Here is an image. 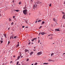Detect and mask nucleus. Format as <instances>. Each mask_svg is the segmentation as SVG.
Instances as JSON below:
<instances>
[{
	"instance_id": "58",
	"label": "nucleus",
	"mask_w": 65,
	"mask_h": 65,
	"mask_svg": "<svg viewBox=\"0 0 65 65\" xmlns=\"http://www.w3.org/2000/svg\"><path fill=\"white\" fill-rule=\"evenodd\" d=\"M40 44H41V43H40Z\"/></svg>"
},
{
	"instance_id": "29",
	"label": "nucleus",
	"mask_w": 65,
	"mask_h": 65,
	"mask_svg": "<svg viewBox=\"0 0 65 65\" xmlns=\"http://www.w3.org/2000/svg\"><path fill=\"white\" fill-rule=\"evenodd\" d=\"M20 59V57H18L17 58V60H19Z\"/></svg>"
},
{
	"instance_id": "1",
	"label": "nucleus",
	"mask_w": 65,
	"mask_h": 65,
	"mask_svg": "<svg viewBox=\"0 0 65 65\" xmlns=\"http://www.w3.org/2000/svg\"><path fill=\"white\" fill-rule=\"evenodd\" d=\"M23 12L25 15H26L27 14V10H24L23 11Z\"/></svg>"
},
{
	"instance_id": "35",
	"label": "nucleus",
	"mask_w": 65,
	"mask_h": 65,
	"mask_svg": "<svg viewBox=\"0 0 65 65\" xmlns=\"http://www.w3.org/2000/svg\"><path fill=\"white\" fill-rule=\"evenodd\" d=\"M51 35L53 36V35H48V36H51Z\"/></svg>"
},
{
	"instance_id": "28",
	"label": "nucleus",
	"mask_w": 65,
	"mask_h": 65,
	"mask_svg": "<svg viewBox=\"0 0 65 65\" xmlns=\"http://www.w3.org/2000/svg\"><path fill=\"white\" fill-rule=\"evenodd\" d=\"M39 42H40V40H39L38 41V43H39Z\"/></svg>"
},
{
	"instance_id": "44",
	"label": "nucleus",
	"mask_w": 65,
	"mask_h": 65,
	"mask_svg": "<svg viewBox=\"0 0 65 65\" xmlns=\"http://www.w3.org/2000/svg\"><path fill=\"white\" fill-rule=\"evenodd\" d=\"M10 27H9V28H8V30H9V29H10Z\"/></svg>"
},
{
	"instance_id": "52",
	"label": "nucleus",
	"mask_w": 65,
	"mask_h": 65,
	"mask_svg": "<svg viewBox=\"0 0 65 65\" xmlns=\"http://www.w3.org/2000/svg\"><path fill=\"white\" fill-rule=\"evenodd\" d=\"M0 17H1V15L0 14Z\"/></svg>"
},
{
	"instance_id": "31",
	"label": "nucleus",
	"mask_w": 65,
	"mask_h": 65,
	"mask_svg": "<svg viewBox=\"0 0 65 65\" xmlns=\"http://www.w3.org/2000/svg\"><path fill=\"white\" fill-rule=\"evenodd\" d=\"M20 56H21V55H22V54H21V53L20 52Z\"/></svg>"
},
{
	"instance_id": "19",
	"label": "nucleus",
	"mask_w": 65,
	"mask_h": 65,
	"mask_svg": "<svg viewBox=\"0 0 65 65\" xmlns=\"http://www.w3.org/2000/svg\"><path fill=\"white\" fill-rule=\"evenodd\" d=\"M19 62L18 61L17 62V65H18V64H19Z\"/></svg>"
},
{
	"instance_id": "12",
	"label": "nucleus",
	"mask_w": 65,
	"mask_h": 65,
	"mask_svg": "<svg viewBox=\"0 0 65 65\" xmlns=\"http://www.w3.org/2000/svg\"><path fill=\"white\" fill-rule=\"evenodd\" d=\"M43 64V65H46V64H48V63H44Z\"/></svg>"
},
{
	"instance_id": "37",
	"label": "nucleus",
	"mask_w": 65,
	"mask_h": 65,
	"mask_svg": "<svg viewBox=\"0 0 65 65\" xmlns=\"http://www.w3.org/2000/svg\"><path fill=\"white\" fill-rule=\"evenodd\" d=\"M11 19H9V21H11Z\"/></svg>"
},
{
	"instance_id": "27",
	"label": "nucleus",
	"mask_w": 65,
	"mask_h": 65,
	"mask_svg": "<svg viewBox=\"0 0 65 65\" xmlns=\"http://www.w3.org/2000/svg\"><path fill=\"white\" fill-rule=\"evenodd\" d=\"M19 4H21V2H19Z\"/></svg>"
},
{
	"instance_id": "53",
	"label": "nucleus",
	"mask_w": 65,
	"mask_h": 65,
	"mask_svg": "<svg viewBox=\"0 0 65 65\" xmlns=\"http://www.w3.org/2000/svg\"><path fill=\"white\" fill-rule=\"evenodd\" d=\"M35 23H37V21H36L35 22Z\"/></svg>"
},
{
	"instance_id": "64",
	"label": "nucleus",
	"mask_w": 65,
	"mask_h": 65,
	"mask_svg": "<svg viewBox=\"0 0 65 65\" xmlns=\"http://www.w3.org/2000/svg\"><path fill=\"white\" fill-rule=\"evenodd\" d=\"M38 38H39V37H38Z\"/></svg>"
},
{
	"instance_id": "40",
	"label": "nucleus",
	"mask_w": 65,
	"mask_h": 65,
	"mask_svg": "<svg viewBox=\"0 0 65 65\" xmlns=\"http://www.w3.org/2000/svg\"><path fill=\"white\" fill-rule=\"evenodd\" d=\"M27 61H29V59H27Z\"/></svg>"
},
{
	"instance_id": "30",
	"label": "nucleus",
	"mask_w": 65,
	"mask_h": 65,
	"mask_svg": "<svg viewBox=\"0 0 65 65\" xmlns=\"http://www.w3.org/2000/svg\"><path fill=\"white\" fill-rule=\"evenodd\" d=\"M51 4H50L49 6H51Z\"/></svg>"
},
{
	"instance_id": "51",
	"label": "nucleus",
	"mask_w": 65,
	"mask_h": 65,
	"mask_svg": "<svg viewBox=\"0 0 65 65\" xmlns=\"http://www.w3.org/2000/svg\"><path fill=\"white\" fill-rule=\"evenodd\" d=\"M40 33H39V35H40Z\"/></svg>"
},
{
	"instance_id": "45",
	"label": "nucleus",
	"mask_w": 65,
	"mask_h": 65,
	"mask_svg": "<svg viewBox=\"0 0 65 65\" xmlns=\"http://www.w3.org/2000/svg\"><path fill=\"white\" fill-rule=\"evenodd\" d=\"M11 36H10V39H11Z\"/></svg>"
},
{
	"instance_id": "38",
	"label": "nucleus",
	"mask_w": 65,
	"mask_h": 65,
	"mask_svg": "<svg viewBox=\"0 0 65 65\" xmlns=\"http://www.w3.org/2000/svg\"><path fill=\"white\" fill-rule=\"evenodd\" d=\"M14 38H17V37H15H15H14Z\"/></svg>"
},
{
	"instance_id": "46",
	"label": "nucleus",
	"mask_w": 65,
	"mask_h": 65,
	"mask_svg": "<svg viewBox=\"0 0 65 65\" xmlns=\"http://www.w3.org/2000/svg\"><path fill=\"white\" fill-rule=\"evenodd\" d=\"M12 61H11L10 62V63H12Z\"/></svg>"
},
{
	"instance_id": "20",
	"label": "nucleus",
	"mask_w": 65,
	"mask_h": 65,
	"mask_svg": "<svg viewBox=\"0 0 65 65\" xmlns=\"http://www.w3.org/2000/svg\"><path fill=\"white\" fill-rule=\"evenodd\" d=\"M37 64H38L36 62L35 63L34 65H37Z\"/></svg>"
},
{
	"instance_id": "32",
	"label": "nucleus",
	"mask_w": 65,
	"mask_h": 65,
	"mask_svg": "<svg viewBox=\"0 0 65 65\" xmlns=\"http://www.w3.org/2000/svg\"><path fill=\"white\" fill-rule=\"evenodd\" d=\"M41 27H42V26H40V27L39 28V29H40V28H41Z\"/></svg>"
},
{
	"instance_id": "36",
	"label": "nucleus",
	"mask_w": 65,
	"mask_h": 65,
	"mask_svg": "<svg viewBox=\"0 0 65 65\" xmlns=\"http://www.w3.org/2000/svg\"><path fill=\"white\" fill-rule=\"evenodd\" d=\"M14 1L13 0V1L12 2V3H14Z\"/></svg>"
},
{
	"instance_id": "22",
	"label": "nucleus",
	"mask_w": 65,
	"mask_h": 65,
	"mask_svg": "<svg viewBox=\"0 0 65 65\" xmlns=\"http://www.w3.org/2000/svg\"><path fill=\"white\" fill-rule=\"evenodd\" d=\"M53 21H55V20H56V19H55V18H53Z\"/></svg>"
},
{
	"instance_id": "49",
	"label": "nucleus",
	"mask_w": 65,
	"mask_h": 65,
	"mask_svg": "<svg viewBox=\"0 0 65 65\" xmlns=\"http://www.w3.org/2000/svg\"><path fill=\"white\" fill-rule=\"evenodd\" d=\"M15 57V55L13 56V57Z\"/></svg>"
},
{
	"instance_id": "25",
	"label": "nucleus",
	"mask_w": 65,
	"mask_h": 65,
	"mask_svg": "<svg viewBox=\"0 0 65 65\" xmlns=\"http://www.w3.org/2000/svg\"><path fill=\"white\" fill-rule=\"evenodd\" d=\"M41 21V20H39V21H38V22H40Z\"/></svg>"
},
{
	"instance_id": "33",
	"label": "nucleus",
	"mask_w": 65,
	"mask_h": 65,
	"mask_svg": "<svg viewBox=\"0 0 65 65\" xmlns=\"http://www.w3.org/2000/svg\"><path fill=\"white\" fill-rule=\"evenodd\" d=\"M22 27L23 28H24L25 27V26H23Z\"/></svg>"
},
{
	"instance_id": "39",
	"label": "nucleus",
	"mask_w": 65,
	"mask_h": 65,
	"mask_svg": "<svg viewBox=\"0 0 65 65\" xmlns=\"http://www.w3.org/2000/svg\"><path fill=\"white\" fill-rule=\"evenodd\" d=\"M65 53H64L63 54H62V55H65Z\"/></svg>"
},
{
	"instance_id": "57",
	"label": "nucleus",
	"mask_w": 65,
	"mask_h": 65,
	"mask_svg": "<svg viewBox=\"0 0 65 65\" xmlns=\"http://www.w3.org/2000/svg\"><path fill=\"white\" fill-rule=\"evenodd\" d=\"M33 51H35V50H34Z\"/></svg>"
},
{
	"instance_id": "24",
	"label": "nucleus",
	"mask_w": 65,
	"mask_h": 65,
	"mask_svg": "<svg viewBox=\"0 0 65 65\" xmlns=\"http://www.w3.org/2000/svg\"><path fill=\"white\" fill-rule=\"evenodd\" d=\"M19 45H19V44H18L17 45V47H18Z\"/></svg>"
},
{
	"instance_id": "59",
	"label": "nucleus",
	"mask_w": 65,
	"mask_h": 65,
	"mask_svg": "<svg viewBox=\"0 0 65 65\" xmlns=\"http://www.w3.org/2000/svg\"><path fill=\"white\" fill-rule=\"evenodd\" d=\"M31 65H33V64H32Z\"/></svg>"
},
{
	"instance_id": "8",
	"label": "nucleus",
	"mask_w": 65,
	"mask_h": 65,
	"mask_svg": "<svg viewBox=\"0 0 65 65\" xmlns=\"http://www.w3.org/2000/svg\"><path fill=\"white\" fill-rule=\"evenodd\" d=\"M14 11H16L17 12H19V10H14Z\"/></svg>"
},
{
	"instance_id": "6",
	"label": "nucleus",
	"mask_w": 65,
	"mask_h": 65,
	"mask_svg": "<svg viewBox=\"0 0 65 65\" xmlns=\"http://www.w3.org/2000/svg\"><path fill=\"white\" fill-rule=\"evenodd\" d=\"M36 38H34L32 40V41H34V40H36Z\"/></svg>"
},
{
	"instance_id": "5",
	"label": "nucleus",
	"mask_w": 65,
	"mask_h": 65,
	"mask_svg": "<svg viewBox=\"0 0 65 65\" xmlns=\"http://www.w3.org/2000/svg\"><path fill=\"white\" fill-rule=\"evenodd\" d=\"M45 33L44 32H42L41 33V34L42 35H43L44 34H45Z\"/></svg>"
},
{
	"instance_id": "63",
	"label": "nucleus",
	"mask_w": 65,
	"mask_h": 65,
	"mask_svg": "<svg viewBox=\"0 0 65 65\" xmlns=\"http://www.w3.org/2000/svg\"><path fill=\"white\" fill-rule=\"evenodd\" d=\"M18 65H21L20 64H19Z\"/></svg>"
},
{
	"instance_id": "50",
	"label": "nucleus",
	"mask_w": 65,
	"mask_h": 65,
	"mask_svg": "<svg viewBox=\"0 0 65 65\" xmlns=\"http://www.w3.org/2000/svg\"><path fill=\"white\" fill-rule=\"evenodd\" d=\"M13 18H15V17H14V16H13Z\"/></svg>"
},
{
	"instance_id": "16",
	"label": "nucleus",
	"mask_w": 65,
	"mask_h": 65,
	"mask_svg": "<svg viewBox=\"0 0 65 65\" xmlns=\"http://www.w3.org/2000/svg\"><path fill=\"white\" fill-rule=\"evenodd\" d=\"M4 35L5 36V37H6V34H4Z\"/></svg>"
},
{
	"instance_id": "9",
	"label": "nucleus",
	"mask_w": 65,
	"mask_h": 65,
	"mask_svg": "<svg viewBox=\"0 0 65 65\" xmlns=\"http://www.w3.org/2000/svg\"><path fill=\"white\" fill-rule=\"evenodd\" d=\"M25 53H26L27 52H28V50H27V49H26L25 50Z\"/></svg>"
},
{
	"instance_id": "21",
	"label": "nucleus",
	"mask_w": 65,
	"mask_h": 65,
	"mask_svg": "<svg viewBox=\"0 0 65 65\" xmlns=\"http://www.w3.org/2000/svg\"><path fill=\"white\" fill-rule=\"evenodd\" d=\"M11 36V37L12 38V39H13V37L12 36Z\"/></svg>"
},
{
	"instance_id": "55",
	"label": "nucleus",
	"mask_w": 65,
	"mask_h": 65,
	"mask_svg": "<svg viewBox=\"0 0 65 65\" xmlns=\"http://www.w3.org/2000/svg\"><path fill=\"white\" fill-rule=\"evenodd\" d=\"M31 44H33V43H32Z\"/></svg>"
},
{
	"instance_id": "2",
	"label": "nucleus",
	"mask_w": 65,
	"mask_h": 65,
	"mask_svg": "<svg viewBox=\"0 0 65 65\" xmlns=\"http://www.w3.org/2000/svg\"><path fill=\"white\" fill-rule=\"evenodd\" d=\"M42 52H40L39 53H38L37 54V56H39V55H41V54H42Z\"/></svg>"
},
{
	"instance_id": "34",
	"label": "nucleus",
	"mask_w": 65,
	"mask_h": 65,
	"mask_svg": "<svg viewBox=\"0 0 65 65\" xmlns=\"http://www.w3.org/2000/svg\"><path fill=\"white\" fill-rule=\"evenodd\" d=\"M9 43H10V42H9V41H8V44H9Z\"/></svg>"
},
{
	"instance_id": "18",
	"label": "nucleus",
	"mask_w": 65,
	"mask_h": 65,
	"mask_svg": "<svg viewBox=\"0 0 65 65\" xmlns=\"http://www.w3.org/2000/svg\"><path fill=\"white\" fill-rule=\"evenodd\" d=\"M0 42H1V44L2 42H3V41H0Z\"/></svg>"
},
{
	"instance_id": "60",
	"label": "nucleus",
	"mask_w": 65,
	"mask_h": 65,
	"mask_svg": "<svg viewBox=\"0 0 65 65\" xmlns=\"http://www.w3.org/2000/svg\"><path fill=\"white\" fill-rule=\"evenodd\" d=\"M18 44H19V42H18Z\"/></svg>"
},
{
	"instance_id": "17",
	"label": "nucleus",
	"mask_w": 65,
	"mask_h": 65,
	"mask_svg": "<svg viewBox=\"0 0 65 65\" xmlns=\"http://www.w3.org/2000/svg\"><path fill=\"white\" fill-rule=\"evenodd\" d=\"M30 2L31 3H32L33 1H32V0H30Z\"/></svg>"
},
{
	"instance_id": "54",
	"label": "nucleus",
	"mask_w": 65,
	"mask_h": 65,
	"mask_svg": "<svg viewBox=\"0 0 65 65\" xmlns=\"http://www.w3.org/2000/svg\"><path fill=\"white\" fill-rule=\"evenodd\" d=\"M26 28H28V27H26Z\"/></svg>"
},
{
	"instance_id": "13",
	"label": "nucleus",
	"mask_w": 65,
	"mask_h": 65,
	"mask_svg": "<svg viewBox=\"0 0 65 65\" xmlns=\"http://www.w3.org/2000/svg\"><path fill=\"white\" fill-rule=\"evenodd\" d=\"M25 22L26 23V24H28V20H25Z\"/></svg>"
},
{
	"instance_id": "10",
	"label": "nucleus",
	"mask_w": 65,
	"mask_h": 65,
	"mask_svg": "<svg viewBox=\"0 0 65 65\" xmlns=\"http://www.w3.org/2000/svg\"><path fill=\"white\" fill-rule=\"evenodd\" d=\"M41 2H39L38 1L37 2V4H40V3H41Z\"/></svg>"
},
{
	"instance_id": "4",
	"label": "nucleus",
	"mask_w": 65,
	"mask_h": 65,
	"mask_svg": "<svg viewBox=\"0 0 65 65\" xmlns=\"http://www.w3.org/2000/svg\"><path fill=\"white\" fill-rule=\"evenodd\" d=\"M55 31H60V29H58V28H57L55 29Z\"/></svg>"
},
{
	"instance_id": "48",
	"label": "nucleus",
	"mask_w": 65,
	"mask_h": 65,
	"mask_svg": "<svg viewBox=\"0 0 65 65\" xmlns=\"http://www.w3.org/2000/svg\"><path fill=\"white\" fill-rule=\"evenodd\" d=\"M1 40H3V38H1Z\"/></svg>"
},
{
	"instance_id": "41",
	"label": "nucleus",
	"mask_w": 65,
	"mask_h": 65,
	"mask_svg": "<svg viewBox=\"0 0 65 65\" xmlns=\"http://www.w3.org/2000/svg\"><path fill=\"white\" fill-rule=\"evenodd\" d=\"M52 60H51V59H50L49 60V61H52Z\"/></svg>"
},
{
	"instance_id": "7",
	"label": "nucleus",
	"mask_w": 65,
	"mask_h": 65,
	"mask_svg": "<svg viewBox=\"0 0 65 65\" xmlns=\"http://www.w3.org/2000/svg\"><path fill=\"white\" fill-rule=\"evenodd\" d=\"M33 54V52H31L30 53V55H32V54Z\"/></svg>"
},
{
	"instance_id": "15",
	"label": "nucleus",
	"mask_w": 65,
	"mask_h": 65,
	"mask_svg": "<svg viewBox=\"0 0 65 65\" xmlns=\"http://www.w3.org/2000/svg\"><path fill=\"white\" fill-rule=\"evenodd\" d=\"M54 55V53H52L51 54V56H53V55Z\"/></svg>"
},
{
	"instance_id": "14",
	"label": "nucleus",
	"mask_w": 65,
	"mask_h": 65,
	"mask_svg": "<svg viewBox=\"0 0 65 65\" xmlns=\"http://www.w3.org/2000/svg\"><path fill=\"white\" fill-rule=\"evenodd\" d=\"M49 39H53V38H52V37H51L49 38Z\"/></svg>"
},
{
	"instance_id": "47",
	"label": "nucleus",
	"mask_w": 65,
	"mask_h": 65,
	"mask_svg": "<svg viewBox=\"0 0 65 65\" xmlns=\"http://www.w3.org/2000/svg\"><path fill=\"white\" fill-rule=\"evenodd\" d=\"M35 7V5H34V7Z\"/></svg>"
},
{
	"instance_id": "43",
	"label": "nucleus",
	"mask_w": 65,
	"mask_h": 65,
	"mask_svg": "<svg viewBox=\"0 0 65 65\" xmlns=\"http://www.w3.org/2000/svg\"><path fill=\"white\" fill-rule=\"evenodd\" d=\"M51 61H52V62H54V60H52Z\"/></svg>"
},
{
	"instance_id": "42",
	"label": "nucleus",
	"mask_w": 65,
	"mask_h": 65,
	"mask_svg": "<svg viewBox=\"0 0 65 65\" xmlns=\"http://www.w3.org/2000/svg\"><path fill=\"white\" fill-rule=\"evenodd\" d=\"M28 44L29 45L30 44V42H29V43H28Z\"/></svg>"
},
{
	"instance_id": "26",
	"label": "nucleus",
	"mask_w": 65,
	"mask_h": 65,
	"mask_svg": "<svg viewBox=\"0 0 65 65\" xmlns=\"http://www.w3.org/2000/svg\"><path fill=\"white\" fill-rule=\"evenodd\" d=\"M13 22H12L11 23V25H12H12L13 24Z\"/></svg>"
},
{
	"instance_id": "62",
	"label": "nucleus",
	"mask_w": 65,
	"mask_h": 65,
	"mask_svg": "<svg viewBox=\"0 0 65 65\" xmlns=\"http://www.w3.org/2000/svg\"><path fill=\"white\" fill-rule=\"evenodd\" d=\"M53 44H55V43H53Z\"/></svg>"
},
{
	"instance_id": "56",
	"label": "nucleus",
	"mask_w": 65,
	"mask_h": 65,
	"mask_svg": "<svg viewBox=\"0 0 65 65\" xmlns=\"http://www.w3.org/2000/svg\"><path fill=\"white\" fill-rule=\"evenodd\" d=\"M64 4H65V2H64Z\"/></svg>"
},
{
	"instance_id": "3",
	"label": "nucleus",
	"mask_w": 65,
	"mask_h": 65,
	"mask_svg": "<svg viewBox=\"0 0 65 65\" xmlns=\"http://www.w3.org/2000/svg\"><path fill=\"white\" fill-rule=\"evenodd\" d=\"M65 14H64L63 15V17H62V19H65Z\"/></svg>"
},
{
	"instance_id": "23",
	"label": "nucleus",
	"mask_w": 65,
	"mask_h": 65,
	"mask_svg": "<svg viewBox=\"0 0 65 65\" xmlns=\"http://www.w3.org/2000/svg\"><path fill=\"white\" fill-rule=\"evenodd\" d=\"M62 14H65V13L64 12H63L62 11Z\"/></svg>"
},
{
	"instance_id": "61",
	"label": "nucleus",
	"mask_w": 65,
	"mask_h": 65,
	"mask_svg": "<svg viewBox=\"0 0 65 65\" xmlns=\"http://www.w3.org/2000/svg\"><path fill=\"white\" fill-rule=\"evenodd\" d=\"M36 8L37 7V6H36Z\"/></svg>"
},
{
	"instance_id": "11",
	"label": "nucleus",
	"mask_w": 65,
	"mask_h": 65,
	"mask_svg": "<svg viewBox=\"0 0 65 65\" xmlns=\"http://www.w3.org/2000/svg\"><path fill=\"white\" fill-rule=\"evenodd\" d=\"M44 22L42 21L41 23V24L43 25V24H44Z\"/></svg>"
}]
</instances>
